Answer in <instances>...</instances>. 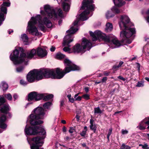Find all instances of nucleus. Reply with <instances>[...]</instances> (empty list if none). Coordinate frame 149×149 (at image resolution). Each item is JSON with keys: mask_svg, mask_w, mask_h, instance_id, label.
I'll return each instance as SVG.
<instances>
[{"mask_svg": "<svg viewBox=\"0 0 149 149\" xmlns=\"http://www.w3.org/2000/svg\"><path fill=\"white\" fill-rule=\"evenodd\" d=\"M93 3L92 0H84L83 2V5L81 9L82 10L85 9L86 10L84 11L80 15L77 17L76 19L74 22L73 24L72 25L70 28L67 31V33L68 34L64 37L63 40V46H70L69 45L73 39H70L71 35L74 34L78 30L77 28H76L77 26V24L80 20L85 21L88 19L87 15L90 13V10H93L94 9V5L92 4Z\"/></svg>", "mask_w": 149, "mask_h": 149, "instance_id": "obj_1", "label": "nucleus"}, {"mask_svg": "<svg viewBox=\"0 0 149 149\" xmlns=\"http://www.w3.org/2000/svg\"><path fill=\"white\" fill-rule=\"evenodd\" d=\"M121 29L124 30L120 32V37L122 38V43L130 44L131 40L129 38L135 33V29L130 28L132 24L130 22L129 18L126 15L121 16L120 21L119 23Z\"/></svg>", "mask_w": 149, "mask_h": 149, "instance_id": "obj_2", "label": "nucleus"}, {"mask_svg": "<svg viewBox=\"0 0 149 149\" xmlns=\"http://www.w3.org/2000/svg\"><path fill=\"white\" fill-rule=\"evenodd\" d=\"M31 20V21H29L28 22V30L29 33L33 35L38 36L40 34L37 28L35 26L37 22L39 23L38 26L42 31H45L46 28L44 24L49 28L52 26L51 22L47 17H44L42 20L41 16L39 15H37L35 17H32Z\"/></svg>", "mask_w": 149, "mask_h": 149, "instance_id": "obj_3", "label": "nucleus"}, {"mask_svg": "<svg viewBox=\"0 0 149 149\" xmlns=\"http://www.w3.org/2000/svg\"><path fill=\"white\" fill-rule=\"evenodd\" d=\"M52 72L48 69H41L40 70H34L30 71L26 76V79L28 81L32 83L35 80L39 81L44 77L52 78L51 74Z\"/></svg>", "mask_w": 149, "mask_h": 149, "instance_id": "obj_4", "label": "nucleus"}, {"mask_svg": "<svg viewBox=\"0 0 149 149\" xmlns=\"http://www.w3.org/2000/svg\"><path fill=\"white\" fill-rule=\"evenodd\" d=\"M65 65L68 66L66 67L62 70L59 68H57L56 69V73L55 70L53 69L50 70L52 72L51 74L53 78L61 79L63 78L65 74L72 70H78V68L75 65L73 64L68 59L66 58L64 60Z\"/></svg>", "mask_w": 149, "mask_h": 149, "instance_id": "obj_5", "label": "nucleus"}, {"mask_svg": "<svg viewBox=\"0 0 149 149\" xmlns=\"http://www.w3.org/2000/svg\"><path fill=\"white\" fill-rule=\"evenodd\" d=\"M90 34L92 37V39L93 41H95L98 39L101 38L108 44H114L115 46V48L118 47L121 45L120 42L117 39H113L110 36H106L100 31H96L94 33L90 31Z\"/></svg>", "mask_w": 149, "mask_h": 149, "instance_id": "obj_6", "label": "nucleus"}, {"mask_svg": "<svg viewBox=\"0 0 149 149\" xmlns=\"http://www.w3.org/2000/svg\"><path fill=\"white\" fill-rule=\"evenodd\" d=\"M34 114H31L28 118V121H29L32 125H40L43 123V121L40 119H43L45 114L44 109L42 107H38L34 109Z\"/></svg>", "mask_w": 149, "mask_h": 149, "instance_id": "obj_7", "label": "nucleus"}, {"mask_svg": "<svg viewBox=\"0 0 149 149\" xmlns=\"http://www.w3.org/2000/svg\"><path fill=\"white\" fill-rule=\"evenodd\" d=\"M44 8L45 13L49 17V18H53L55 19H56L58 15L60 17L63 16L62 11L60 8L54 9L48 5L45 6Z\"/></svg>", "mask_w": 149, "mask_h": 149, "instance_id": "obj_8", "label": "nucleus"}, {"mask_svg": "<svg viewBox=\"0 0 149 149\" xmlns=\"http://www.w3.org/2000/svg\"><path fill=\"white\" fill-rule=\"evenodd\" d=\"M19 51L16 49L13 51V55L12 56L11 54L10 55V60L13 62L15 65L22 63L26 58V54L25 53H21L19 57Z\"/></svg>", "mask_w": 149, "mask_h": 149, "instance_id": "obj_9", "label": "nucleus"}, {"mask_svg": "<svg viewBox=\"0 0 149 149\" xmlns=\"http://www.w3.org/2000/svg\"><path fill=\"white\" fill-rule=\"evenodd\" d=\"M25 134L27 135H44L45 132L44 129L41 127L31 126L27 128L26 126L24 130Z\"/></svg>", "mask_w": 149, "mask_h": 149, "instance_id": "obj_10", "label": "nucleus"}, {"mask_svg": "<svg viewBox=\"0 0 149 149\" xmlns=\"http://www.w3.org/2000/svg\"><path fill=\"white\" fill-rule=\"evenodd\" d=\"M44 136H38L34 137L31 140L32 145L31 146V149H39L40 147L42 146L45 138Z\"/></svg>", "mask_w": 149, "mask_h": 149, "instance_id": "obj_11", "label": "nucleus"}, {"mask_svg": "<svg viewBox=\"0 0 149 149\" xmlns=\"http://www.w3.org/2000/svg\"><path fill=\"white\" fill-rule=\"evenodd\" d=\"M43 97L42 94H40L37 93L33 91L31 92L28 95V100L29 101H31L34 100L35 101L39 100Z\"/></svg>", "mask_w": 149, "mask_h": 149, "instance_id": "obj_12", "label": "nucleus"}, {"mask_svg": "<svg viewBox=\"0 0 149 149\" xmlns=\"http://www.w3.org/2000/svg\"><path fill=\"white\" fill-rule=\"evenodd\" d=\"M84 50H89L92 47V44L91 42L86 38H83L81 44Z\"/></svg>", "mask_w": 149, "mask_h": 149, "instance_id": "obj_13", "label": "nucleus"}, {"mask_svg": "<svg viewBox=\"0 0 149 149\" xmlns=\"http://www.w3.org/2000/svg\"><path fill=\"white\" fill-rule=\"evenodd\" d=\"M72 50L74 53H84L86 50H84L81 45L80 44H76L73 47Z\"/></svg>", "mask_w": 149, "mask_h": 149, "instance_id": "obj_14", "label": "nucleus"}, {"mask_svg": "<svg viewBox=\"0 0 149 149\" xmlns=\"http://www.w3.org/2000/svg\"><path fill=\"white\" fill-rule=\"evenodd\" d=\"M36 53L38 56L41 58L46 56L47 54V52L45 49L40 47L37 49Z\"/></svg>", "mask_w": 149, "mask_h": 149, "instance_id": "obj_15", "label": "nucleus"}, {"mask_svg": "<svg viewBox=\"0 0 149 149\" xmlns=\"http://www.w3.org/2000/svg\"><path fill=\"white\" fill-rule=\"evenodd\" d=\"M6 119V116L4 115H2L0 117V127L1 128L5 129L7 127V125L4 123Z\"/></svg>", "mask_w": 149, "mask_h": 149, "instance_id": "obj_16", "label": "nucleus"}, {"mask_svg": "<svg viewBox=\"0 0 149 149\" xmlns=\"http://www.w3.org/2000/svg\"><path fill=\"white\" fill-rule=\"evenodd\" d=\"M10 5V3L8 2H4L1 5V10L3 12L4 14H6L7 13V8L6 7L9 6Z\"/></svg>", "mask_w": 149, "mask_h": 149, "instance_id": "obj_17", "label": "nucleus"}, {"mask_svg": "<svg viewBox=\"0 0 149 149\" xmlns=\"http://www.w3.org/2000/svg\"><path fill=\"white\" fill-rule=\"evenodd\" d=\"M37 54L36 51L35 49H32L31 51L27 53L26 57L27 58L31 59Z\"/></svg>", "mask_w": 149, "mask_h": 149, "instance_id": "obj_18", "label": "nucleus"}, {"mask_svg": "<svg viewBox=\"0 0 149 149\" xmlns=\"http://www.w3.org/2000/svg\"><path fill=\"white\" fill-rule=\"evenodd\" d=\"M10 110L9 106L8 104H4L3 105L0 109L1 113L4 114H7Z\"/></svg>", "mask_w": 149, "mask_h": 149, "instance_id": "obj_19", "label": "nucleus"}, {"mask_svg": "<svg viewBox=\"0 0 149 149\" xmlns=\"http://www.w3.org/2000/svg\"><path fill=\"white\" fill-rule=\"evenodd\" d=\"M115 5L116 6L120 7L124 5L125 3L123 0H113Z\"/></svg>", "mask_w": 149, "mask_h": 149, "instance_id": "obj_20", "label": "nucleus"}, {"mask_svg": "<svg viewBox=\"0 0 149 149\" xmlns=\"http://www.w3.org/2000/svg\"><path fill=\"white\" fill-rule=\"evenodd\" d=\"M145 120H143L141 121L139 124V126L137 127V128L140 130H143L145 129L146 126H145V125L146 124L145 122H146Z\"/></svg>", "mask_w": 149, "mask_h": 149, "instance_id": "obj_21", "label": "nucleus"}, {"mask_svg": "<svg viewBox=\"0 0 149 149\" xmlns=\"http://www.w3.org/2000/svg\"><path fill=\"white\" fill-rule=\"evenodd\" d=\"M113 29L112 24L111 23H108L106 24V27L105 29V31L108 32L111 31Z\"/></svg>", "mask_w": 149, "mask_h": 149, "instance_id": "obj_22", "label": "nucleus"}, {"mask_svg": "<svg viewBox=\"0 0 149 149\" xmlns=\"http://www.w3.org/2000/svg\"><path fill=\"white\" fill-rule=\"evenodd\" d=\"M63 8V10L65 11H68L70 9V6L67 3L63 2L62 3Z\"/></svg>", "mask_w": 149, "mask_h": 149, "instance_id": "obj_23", "label": "nucleus"}, {"mask_svg": "<svg viewBox=\"0 0 149 149\" xmlns=\"http://www.w3.org/2000/svg\"><path fill=\"white\" fill-rule=\"evenodd\" d=\"M0 86L3 91L7 90L8 87V84L4 81L2 82Z\"/></svg>", "mask_w": 149, "mask_h": 149, "instance_id": "obj_24", "label": "nucleus"}, {"mask_svg": "<svg viewBox=\"0 0 149 149\" xmlns=\"http://www.w3.org/2000/svg\"><path fill=\"white\" fill-rule=\"evenodd\" d=\"M53 97V95L52 94H50L44 96L43 95V100L45 101L49 100L51 99Z\"/></svg>", "mask_w": 149, "mask_h": 149, "instance_id": "obj_25", "label": "nucleus"}, {"mask_svg": "<svg viewBox=\"0 0 149 149\" xmlns=\"http://www.w3.org/2000/svg\"><path fill=\"white\" fill-rule=\"evenodd\" d=\"M112 11L116 14H118L121 12L118 8L116 6H113L111 8Z\"/></svg>", "mask_w": 149, "mask_h": 149, "instance_id": "obj_26", "label": "nucleus"}, {"mask_svg": "<svg viewBox=\"0 0 149 149\" xmlns=\"http://www.w3.org/2000/svg\"><path fill=\"white\" fill-rule=\"evenodd\" d=\"M123 63H124L123 61H120L118 65H115L113 67V69L115 70H117L119 68L122 66V65L123 64Z\"/></svg>", "mask_w": 149, "mask_h": 149, "instance_id": "obj_27", "label": "nucleus"}, {"mask_svg": "<svg viewBox=\"0 0 149 149\" xmlns=\"http://www.w3.org/2000/svg\"><path fill=\"white\" fill-rule=\"evenodd\" d=\"M52 105L51 102H48L45 103L43 105V107L45 109H48Z\"/></svg>", "mask_w": 149, "mask_h": 149, "instance_id": "obj_28", "label": "nucleus"}, {"mask_svg": "<svg viewBox=\"0 0 149 149\" xmlns=\"http://www.w3.org/2000/svg\"><path fill=\"white\" fill-rule=\"evenodd\" d=\"M21 38L22 40L24 42H27L29 39L28 36L25 34H24L22 35Z\"/></svg>", "mask_w": 149, "mask_h": 149, "instance_id": "obj_29", "label": "nucleus"}, {"mask_svg": "<svg viewBox=\"0 0 149 149\" xmlns=\"http://www.w3.org/2000/svg\"><path fill=\"white\" fill-rule=\"evenodd\" d=\"M65 57V55L61 54L60 52L58 53L56 55V57L58 59H61L64 58Z\"/></svg>", "mask_w": 149, "mask_h": 149, "instance_id": "obj_30", "label": "nucleus"}, {"mask_svg": "<svg viewBox=\"0 0 149 149\" xmlns=\"http://www.w3.org/2000/svg\"><path fill=\"white\" fill-rule=\"evenodd\" d=\"M94 113L101 114L102 113V111L101 110L99 107L95 108L94 109Z\"/></svg>", "mask_w": 149, "mask_h": 149, "instance_id": "obj_31", "label": "nucleus"}, {"mask_svg": "<svg viewBox=\"0 0 149 149\" xmlns=\"http://www.w3.org/2000/svg\"><path fill=\"white\" fill-rule=\"evenodd\" d=\"M4 14L1 12H0V26L2 24V22L4 20Z\"/></svg>", "mask_w": 149, "mask_h": 149, "instance_id": "obj_32", "label": "nucleus"}, {"mask_svg": "<svg viewBox=\"0 0 149 149\" xmlns=\"http://www.w3.org/2000/svg\"><path fill=\"white\" fill-rule=\"evenodd\" d=\"M6 102L5 100L2 96H0V107Z\"/></svg>", "mask_w": 149, "mask_h": 149, "instance_id": "obj_33", "label": "nucleus"}, {"mask_svg": "<svg viewBox=\"0 0 149 149\" xmlns=\"http://www.w3.org/2000/svg\"><path fill=\"white\" fill-rule=\"evenodd\" d=\"M4 96L9 100H11L12 99V96L10 93L5 95Z\"/></svg>", "mask_w": 149, "mask_h": 149, "instance_id": "obj_34", "label": "nucleus"}, {"mask_svg": "<svg viewBox=\"0 0 149 149\" xmlns=\"http://www.w3.org/2000/svg\"><path fill=\"white\" fill-rule=\"evenodd\" d=\"M90 129L91 130L94 131V132H95L96 130V125H95L92 124L90 125Z\"/></svg>", "mask_w": 149, "mask_h": 149, "instance_id": "obj_35", "label": "nucleus"}, {"mask_svg": "<svg viewBox=\"0 0 149 149\" xmlns=\"http://www.w3.org/2000/svg\"><path fill=\"white\" fill-rule=\"evenodd\" d=\"M121 149H130V147L127 145H126L125 144H123L121 146Z\"/></svg>", "mask_w": 149, "mask_h": 149, "instance_id": "obj_36", "label": "nucleus"}, {"mask_svg": "<svg viewBox=\"0 0 149 149\" xmlns=\"http://www.w3.org/2000/svg\"><path fill=\"white\" fill-rule=\"evenodd\" d=\"M67 97L68 98L69 100L71 102L73 103L74 101V99L72 97H71V95H67Z\"/></svg>", "mask_w": 149, "mask_h": 149, "instance_id": "obj_37", "label": "nucleus"}, {"mask_svg": "<svg viewBox=\"0 0 149 149\" xmlns=\"http://www.w3.org/2000/svg\"><path fill=\"white\" fill-rule=\"evenodd\" d=\"M106 17L107 18L109 19L110 17H112L113 16L111 15L110 12L109 11H108L106 14Z\"/></svg>", "mask_w": 149, "mask_h": 149, "instance_id": "obj_38", "label": "nucleus"}, {"mask_svg": "<svg viewBox=\"0 0 149 149\" xmlns=\"http://www.w3.org/2000/svg\"><path fill=\"white\" fill-rule=\"evenodd\" d=\"M23 67L22 66L18 67L16 68L17 71L18 72H21L23 70Z\"/></svg>", "mask_w": 149, "mask_h": 149, "instance_id": "obj_39", "label": "nucleus"}, {"mask_svg": "<svg viewBox=\"0 0 149 149\" xmlns=\"http://www.w3.org/2000/svg\"><path fill=\"white\" fill-rule=\"evenodd\" d=\"M112 131V129L111 128H110L109 130V132L108 133V134L107 136V138L108 140H109V136L111 134Z\"/></svg>", "mask_w": 149, "mask_h": 149, "instance_id": "obj_40", "label": "nucleus"}, {"mask_svg": "<svg viewBox=\"0 0 149 149\" xmlns=\"http://www.w3.org/2000/svg\"><path fill=\"white\" fill-rule=\"evenodd\" d=\"M82 97L86 100H88L89 99V96L87 94H85L82 96Z\"/></svg>", "mask_w": 149, "mask_h": 149, "instance_id": "obj_41", "label": "nucleus"}, {"mask_svg": "<svg viewBox=\"0 0 149 149\" xmlns=\"http://www.w3.org/2000/svg\"><path fill=\"white\" fill-rule=\"evenodd\" d=\"M20 84L24 86H25L28 83L24 80L21 79L20 81Z\"/></svg>", "mask_w": 149, "mask_h": 149, "instance_id": "obj_42", "label": "nucleus"}, {"mask_svg": "<svg viewBox=\"0 0 149 149\" xmlns=\"http://www.w3.org/2000/svg\"><path fill=\"white\" fill-rule=\"evenodd\" d=\"M75 127H70V130H69V132L70 133H72L74 131H75Z\"/></svg>", "mask_w": 149, "mask_h": 149, "instance_id": "obj_43", "label": "nucleus"}, {"mask_svg": "<svg viewBox=\"0 0 149 149\" xmlns=\"http://www.w3.org/2000/svg\"><path fill=\"white\" fill-rule=\"evenodd\" d=\"M68 46V47H65L63 49V50L64 51L67 52L70 51V49L68 47H70L69 46Z\"/></svg>", "mask_w": 149, "mask_h": 149, "instance_id": "obj_44", "label": "nucleus"}, {"mask_svg": "<svg viewBox=\"0 0 149 149\" xmlns=\"http://www.w3.org/2000/svg\"><path fill=\"white\" fill-rule=\"evenodd\" d=\"M86 131L84 130L80 133V134L82 136H84L86 134Z\"/></svg>", "mask_w": 149, "mask_h": 149, "instance_id": "obj_45", "label": "nucleus"}, {"mask_svg": "<svg viewBox=\"0 0 149 149\" xmlns=\"http://www.w3.org/2000/svg\"><path fill=\"white\" fill-rule=\"evenodd\" d=\"M143 86V85L142 83L139 82L136 86L138 87H140Z\"/></svg>", "mask_w": 149, "mask_h": 149, "instance_id": "obj_46", "label": "nucleus"}, {"mask_svg": "<svg viewBox=\"0 0 149 149\" xmlns=\"http://www.w3.org/2000/svg\"><path fill=\"white\" fill-rule=\"evenodd\" d=\"M128 131L127 130H122V133L123 134H127Z\"/></svg>", "mask_w": 149, "mask_h": 149, "instance_id": "obj_47", "label": "nucleus"}, {"mask_svg": "<svg viewBox=\"0 0 149 149\" xmlns=\"http://www.w3.org/2000/svg\"><path fill=\"white\" fill-rule=\"evenodd\" d=\"M110 73V72H106V71L104 72L103 73V74L104 75L106 76H108L109 75Z\"/></svg>", "mask_w": 149, "mask_h": 149, "instance_id": "obj_48", "label": "nucleus"}, {"mask_svg": "<svg viewBox=\"0 0 149 149\" xmlns=\"http://www.w3.org/2000/svg\"><path fill=\"white\" fill-rule=\"evenodd\" d=\"M148 145L147 144H145L142 146V148L144 149H148Z\"/></svg>", "mask_w": 149, "mask_h": 149, "instance_id": "obj_49", "label": "nucleus"}, {"mask_svg": "<svg viewBox=\"0 0 149 149\" xmlns=\"http://www.w3.org/2000/svg\"><path fill=\"white\" fill-rule=\"evenodd\" d=\"M13 97L14 99V100L15 101L18 98V96L17 94H14L13 95Z\"/></svg>", "mask_w": 149, "mask_h": 149, "instance_id": "obj_50", "label": "nucleus"}, {"mask_svg": "<svg viewBox=\"0 0 149 149\" xmlns=\"http://www.w3.org/2000/svg\"><path fill=\"white\" fill-rule=\"evenodd\" d=\"M118 78L122 80L123 81H125L126 79L125 78H124L123 77L121 76H119L118 77Z\"/></svg>", "mask_w": 149, "mask_h": 149, "instance_id": "obj_51", "label": "nucleus"}, {"mask_svg": "<svg viewBox=\"0 0 149 149\" xmlns=\"http://www.w3.org/2000/svg\"><path fill=\"white\" fill-rule=\"evenodd\" d=\"M107 77H104L102 79V82H105L107 81Z\"/></svg>", "mask_w": 149, "mask_h": 149, "instance_id": "obj_52", "label": "nucleus"}, {"mask_svg": "<svg viewBox=\"0 0 149 149\" xmlns=\"http://www.w3.org/2000/svg\"><path fill=\"white\" fill-rule=\"evenodd\" d=\"M55 49L56 48L55 47L52 46L50 49V50L51 52H54L55 51Z\"/></svg>", "mask_w": 149, "mask_h": 149, "instance_id": "obj_53", "label": "nucleus"}, {"mask_svg": "<svg viewBox=\"0 0 149 149\" xmlns=\"http://www.w3.org/2000/svg\"><path fill=\"white\" fill-rule=\"evenodd\" d=\"M137 67L138 68V70L139 72L140 70V65L138 63H137Z\"/></svg>", "mask_w": 149, "mask_h": 149, "instance_id": "obj_54", "label": "nucleus"}, {"mask_svg": "<svg viewBox=\"0 0 149 149\" xmlns=\"http://www.w3.org/2000/svg\"><path fill=\"white\" fill-rule=\"evenodd\" d=\"M82 97L78 96L76 98V100L80 101Z\"/></svg>", "mask_w": 149, "mask_h": 149, "instance_id": "obj_55", "label": "nucleus"}, {"mask_svg": "<svg viewBox=\"0 0 149 149\" xmlns=\"http://www.w3.org/2000/svg\"><path fill=\"white\" fill-rule=\"evenodd\" d=\"M64 101L63 100H61V101H60V106L61 107H62L63 105H64Z\"/></svg>", "mask_w": 149, "mask_h": 149, "instance_id": "obj_56", "label": "nucleus"}, {"mask_svg": "<svg viewBox=\"0 0 149 149\" xmlns=\"http://www.w3.org/2000/svg\"><path fill=\"white\" fill-rule=\"evenodd\" d=\"M76 118L77 119V120L78 121L79 120L80 116L78 115L77 114L76 116Z\"/></svg>", "mask_w": 149, "mask_h": 149, "instance_id": "obj_57", "label": "nucleus"}, {"mask_svg": "<svg viewBox=\"0 0 149 149\" xmlns=\"http://www.w3.org/2000/svg\"><path fill=\"white\" fill-rule=\"evenodd\" d=\"M94 121V120L93 119H90V123L91 124L90 125L93 124V123Z\"/></svg>", "mask_w": 149, "mask_h": 149, "instance_id": "obj_58", "label": "nucleus"}, {"mask_svg": "<svg viewBox=\"0 0 149 149\" xmlns=\"http://www.w3.org/2000/svg\"><path fill=\"white\" fill-rule=\"evenodd\" d=\"M70 139V138L68 136H67L64 139L66 141H68Z\"/></svg>", "mask_w": 149, "mask_h": 149, "instance_id": "obj_59", "label": "nucleus"}, {"mask_svg": "<svg viewBox=\"0 0 149 149\" xmlns=\"http://www.w3.org/2000/svg\"><path fill=\"white\" fill-rule=\"evenodd\" d=\"M63 132H65L66 131V128L65 126H64L63 128Z\"/></svg>", "mask_w": 149, "mask_h": 149, "instance_id": "obj_60", "label": "nucleus"}, {"mask_svg": "<svg viewBox=\"0 0 149 149\" xmlns=\"http://www.w3.org/2000/svg\"><path fill=\"white\" fill-rule=\"evenodd\" d=\"M85 91L87 93L88 91H89V88L88 87H86L85 88Z\"/></svg>", "mask_w": 149, "mask_h": 149, "instance_id": "obj_61", "label": "nucleus"}, {"mask_svg": "<svg viewBox=\"0 0 149 149\" xmlns=\"http://www.w3.org/2000/svg\"><path fill=\"white\" fill-rule=\"evenodd\" d=\"M61 122L63 124H65L66 123V121L64 120H62Z\"/></svg>", "mask_w": 149, "mask_h": 149, "instance_id": "obj_62", "label": "nucleus"}, {"mask_svg": "<svg viewBox=\"0 0 149 149\" xmlns=\"http://www.w3.org/2000/svg\"><path fill=\"white\" fill-rule=\"evenodd\" d=\"M146 19L147 20V22L149 23V15L147 17Z\"/></svg>", "mask_w": 149, "mask_h": 149, "instance_id": "obj_63", "label": "nucleus"}, {"mask_svg": "<svg viewBox=\"0 0 149 149\" xmlns=\"http://www.w3.org/2000/svg\"><path fill=\"white\" fill-rule=\"evenodd\" d=\"M148 118V120L145 122V123L147 124H149V117Z\"/></svg>", "mask_w": 149, "mask_h": 149, "instance_id": "obj_64", "label": "nucleus"}]
</instances>
